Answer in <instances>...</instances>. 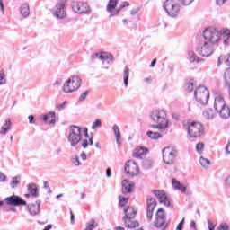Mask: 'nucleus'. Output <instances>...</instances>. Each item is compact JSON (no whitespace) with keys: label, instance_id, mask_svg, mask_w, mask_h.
Listing matches in <instances>:
<instances>
[{"label":"nucleus","instance_id":"obj_1","mask_svg":"<svg viewBox=\"0 0 230 230\" xmlns=\"http://www.w3.org/2000/svg\"><path fill=\"white\" fill-rule=\"evenodd\" d=\"M203 38L210 44H217L223 40V44L227 46L230 42V31L229 30H221L218 31L213 27H208L203 31Z\"/></svg>","mask_w":230,"mask_h":230},{"label":"nucleus","instance_id":"obj_2","mask_svg":"<svg viewBox=\"0 0 230 230\" xmlns=\"http://www.w3.org/2000/svg\"><path fill=\"white\" fill-rule=\"evenodd\" d=\"M214 109L217 114H219L222 119H227L230 118L229 106L226 104V101L221 96H217L214 101Z\"/></svg>","mask_w":230,"mask_h":230},{"label":"nucleus","instance_id":"obj_3","mask_svg":"<svg viewBox=\"0 0 230 230\" xmlns=\"http://www.w3.org/2000/svg\"><path fill=\"white\" fill-rule=\"evenodd\" d=\"M67 141L75 148L82 141V128L72 125L68 129Z\"/></svg>","mask_w":230,"mask_h":230},{"label":"nucleus","instance_id":"obj_4","mask_svg":"<svg viewBox=\"0 0 230 230\" xmlns=\"http://www.w3.org/2000/svg\"><path fill=\"white\" fill-rule=\"evenodd\" d=\"M82 86V78L78 75H73L63 85V91L66 93H75Z\"/></svg>","mask_w":230,"mask_h":230},{"label":"nucleus","instance_id":"obj_5","mask_svg":"<svg viewBox=\"0 0 230 230\" xmlns=\"http://www.w3.org/2000/svg\"><path fill=\"white\" fill-rule=\"evenodd\" d=\"M181 0H166L164 4V9L169 17H177L181 11V5L179 4Z\"/></svg>","mask_w":230,"mask_h":230},{"label":"nucleus","instance_id":"obj_6","mask_svg":"<svg viewBox=\"0 0 230 230\" xmlns=\"http://www.w3.org/2000/svg\"><path fill=\"white\" fill-rule=\"evenodd\" d=\"M151 120L154 123H159L168 127V115L164 110H153L150 114Z\"/></svg>","mask_w":230,"mask_h":230},{"label":"nucleus","instance_id":"obj_7","mask_svg":"<svg viewBox=\"0 0 230 230\" xmlns=\"http://www.w3.org/2000/svg\"><path fill=\"white\" fill-rule=\"evenodd\" d=\"M194 98L200 105H208V102H209V91H208L206 86L200 85L194 91Z\"/></svg>","mask_w":230,"mask_h":230},{"label":"nucleus","instance_id":"obj_8","mask_svg":"<svg viewBox=\"0 0 230 230\" xmlns=\"http://www.w3.org/2000/svg\"><path fill=\"white\" fill-rule=\"evenodd\" d=\"M154 226L157 229L161 230H166V227H168V223H166V213L164 212V209L158 208L155 213V219L154 221Z\"/></svg>","mask_w":230,"mask_h":230},{"label":"nucleus","instance_id":"obj_9","mask_svg":"<svg viewBox=\"0 0 230 230\" xmlns=\"http://www.w3.org/2000/svg\"><path fill=\"white\" fill-rule=\"evenodd\" d=\"M116 6H118V0H109L108 5H107V12H109L110 17H114L123 10V8H127V6H130V4L127 1L123 2L122 4L119 6V9L116 10ZM116 10V11H114Z\"/></svg>","mask_w":230,"mask_h":230},{"label":"nucleus","instance_id":"obj_10","mask_svg":"<svg viewBox=\"0 0 230 230\" xmlns=\"http://www.w3.org/2000/svg\"><path fill=\"white\" fill-rule=\"evenodd\" d=\"M187 131L190 137H200L204 132V126L200 122H191L189 124Z\"/></svg>","mask_w":230,"mask_h":230},{"label":"nucleus","instance_id":"obj_11","mask_svg":"<svg viewBox=\"0 0 230 230\" xmlns=\"http://www.w3.org/2000/svg\"><path fill=\"white\" fill-rule=\"evenodd\" d=\"M197 53L201 57H211L213 55V46L209 44L208 41H201L196 48Z\"/></svg>","mask_w":230,"mask_h":230},{"label":"nucleus","instance_id":"obj_12","mask_svg":"<svg viewBox=\"0 0 230 230\" xmlns=\"http://www.w3.org/2000/svg\"><path fill=\"white\" fill-rule=\"evenodd\" d=\"M162 155L165 164H173V159L177 157V151H173L170 147H164L162 150Z\"/></svg>","mask_w":230,"mask_h":230},{"label":"nucleus","instance_id":"obj_13","mask_svg":"<svg viewBox=\"0 0 230 230\" xmlns=\"http://www.w3.org/2000/svg\"><path fill=\"white\" fill-rule=\"evenodd\" d=\"M152 193L155 195L160 204H164V206H166V208H170V209H173V205H172V203L170 202V199H168V197H166V193H164V190H153Z\"/></svg>","mask_w":230,"mask_h":230},{"label":"nucleus","instance_id":"obj_14","mask_svg":"<svg viewBox=\"0 0 230 230\" xmlns=\"http://www.w3.org/2000/svg\"><path fill=\"white\" fill-rule=\"evenodd\" d=\"M72 10L75 13H90L91 7H89V4L84 2H74L72 4Z\"/></svg>","mask_w":230,"mask_h":230},{"label":"nucleus","instance_id":"obj_15","mask_svg":"<svg viewBox=\"0 0 230 230\" xmlns=\"http://www.w3.org/2000/svg\"><path fill=\"white\" fill-rule=\"evenodd\" d=\"M124 170L129 177H136V175L139 172V167H137V164L135 161L129 160L126 163Z\"/></svg>","mask_w":230,"mask_h":230},{"label":"nucleus","instance_id":"obj_16","mask_svg":"<svg viewBox=\"0 0 230 230\" xmlns=\"http://www.w3.org/2000/svg\"><path fill=\"white\" fill-rule=\"evenodd\" d=\"M66 4L64 2H59L52 9V13L56 19H64L66 17Z\"/></svg>","mask_w":230,"mask_h":230},{"label":"nucleus","instance_id":"obj_17","mask_svg":"<svg viewBox=\"0 0 230 230\" xmlns=\"http://www.w3.org/2000/svg\"><path fill=\"white\" fill-rule=\"evenodd\" d=\"M146 204V217L147 219L152 220V218H154V210L157 206V201L155 200V199L147 196Z\"/></svg>","mask_w":230,"mask_h":230},{"label":"nucleus","instance_id":"obj_18","mask_svg":"<svg viewBox=\"0 0 230 230\" xmlns=\"http://www.w3.org/2000/svg\"><path fill=\"white\" fill-rule=\"evenodd\" d=\"M5 202L7 206H27L26 200L22 199V198L16 195L5 198Z\"/></svg>","mask_w":230,"mask_h":230},{"label":"nucleus","instance_id":"obj_19","mask_svg":"<svg viewBox=\"0 0 230 230\" xmlns=\"http://www.w3.org/2000/svg\"><path fill=\"white\" fill-rule=\"evenodd\" d=\"M40 204H42V201L36 200V204L32 203L27 205L28 212L30 215H31V217H37V215L40 214Z\"/></svg>","mask_w":230,"mask_h":230},{"label":"nucleus","instance_id":"obj_20","mask_svg":"<svg viewBox=\"0 0 230 230\" xmlns=\"http://www.w3.org/2000/svg\"><path fill=\"white\" fill-rule=\"evenodd\" d=\"M137 211L134 209L133 207H128L124 209V217H122L123 222H127V220H132L136 217Z\"/></svg>","mask_w":230,"mask_h":230},{"label":"nucleus","instance_id":"obj_21","mask_svg":"<svg viewBox=\"0 0 230 230\" xmlns=\"http://www.w3.org/2000/svg\"><path fill=\"white\" fill-rule=\"evenodd\" d=\"M148 153V148L143 146H137L133 153V157L137 159H143V155H146Z\"/></svg>","mask_w":230,"mask_h":230},{"label":"nucleus","instance_id":"obj_22","mask_svg":"<svg viewBox=\"0 0 230 230\" xmlns=\"http://www.w3.org/2000/svg\"><path fill=\"white\" fill-rule=\"evenodd\" d=\"M12 129V120L10 119H6L4 125L0 129V136H6L8 132Z\"/></svg>","mask_w":230,"mask_h":230},{"label":"nucleus","instance_id":"obj_23","mask_svg":"<svg viewBox=\"0 0 230 230\" xmlns=\"http://www.w3.org/2000/svg\"><path fill=\"white\" fill-rule=\"evenodd\" d=\"M132 188H134V183L124 180L122 181V193L123 195H127L128 193H132Z\"/></svg>","mask_w":230,"mask_h":230},{"label":"nucleus","instance_id":"obj_24","mask_svg":"<svg viewBox=\"0 0 230 230\" xmlns=\"http://www.w3.org/2000/svg\"><path fill=\"white\" fill-rule=\"evenodd\" d=\"M55 111H50L48 114L44 115L42 119L44 123H49V125H55L57 123V120L55 119Z\"/></svg>","mask_w":230,"mask_h":230},{"label":"nucleus","instance_id":"obj_25","mask_svg":"<svg viewBox=\"0 0 230 230\" xmlns=\"http://www.w3.org/2000/svg\"><path fill=\"white\" fill-rule=\"evenodd\" d=\"M27 190L33 199H39V189L37 188V184L35 183L29 184L27 186Z\"/></svg>","mask_w":230,"mask_h":230},{"label":"nucleus","instance_id":"obj_26","mask_svg":"<svg viewBox=\"0 0 230 230\" xmlns=\"http://www.w3.org/2000/svg\"><path fill=\"white\" fill-rule=\"evenodd\" d=\"M112 130L115 134L117 144L121 145V131L119 130V127L117 124H115L112 127Z\"/></svg>","mask_w":230,"mask_h":230},{"label":"nucleus","instance_id":"obj_27","mask_svg":"<svg viewBox=\"0 0 230 230\" xmlns=\"http://www.w3.org/2000/svg\"><path fill=\"white\" fill-rule=\"evenodd\" d=\"M188 60L193 64V62H197L199 64V62H202V59L200 58H198L195 52L193 51H189L188 52Z\"/></svg>","mask_w":230,"mask_h":230},{"label":"nucleus","instance_id":"obj_28","mask_svg":"<svg viewBox=\"0 0 230 230\" xmlns=\"http://www.w3.org/2000/svg\"><path fill=\"white\" fill-rule=\"evenodd\" d=\"M130 76V69L128 66H125L123 70V80L125 87H128V78Z\"/></svg>","mask_w":230,"mask_h":230},{"label":"nucleus","instance_id":"obj_29","mask_svg":"<svg viewBox=\"0 0 230 230\" xmlns=\"http://www.w3.org/2000/svg\"><path fill=\"white\" fill-rule=\"evenodd\" d=\"M125 227L128 229H134L136 227H139V222L137 221H132V219H126V222H124Z\"/></svg>","mask_w":230,"mask_h":230},{"label":"nucleus","instance_id":"obj_30","mask_svg":"<svg viewBox=\"0 0 230 230\" xmlns=\"http://www.w3.org/2000/svg\"><path fill=\"white\" fill-rule=\"evenodd\" d=\"M20 13L22 17H28L30 15V4L28 3L22 4Z\"/></svg>","mask_w":230,"mask_h":230},{"label":"nucleus","instance_id":"obj_31","mask_svg":"<svg viewBox=\"0 0 230 230\" xmlns=\"http://www.w3.org/2000/svg\"><path fill=\"white\" fill-rule=\"evenodd\" d=\"M203 117L205 119H214L215 111L212 109H207L203 111Z\"/></svg>","mask_w":230,"mask_h":230},{"label":"nucleus","instance_id":"obj_32","mask_svg":"<svg viewBox=\"0 0 230 230\" xmlns=\"http://www.w3.org/2000/svg\"><path fill=\"white\" fill-rule=\"evenodd\" d=\"M222 62H225L226 66H230V54H228L227 56H220L217 60V66H220Z\"/></svg>","mask_w":230,"mask_h":230},{"label":"nucleus","instance_id":"obj_33","mask_svg":"<svg viewBox=\"0 0 230 230\" xmlns=\"http://www.w3.org/2000/svg\"><path fill=\"white\" fill-rule=\"evenodd\" d=\"M19 184H21V175H17V176L13 177L12 181L10 182L11 188L13 190L17 186H19Z\"/></svg>","mask_w":230,"mask_h":230},{"label":"nucleus","instance_id":"obj_34","mask_svg":"<svg viewBox=\"0 0 230 230\" xmlns=\"http://www.w3.org/2000/svg\"><path fill=\"white\" fill-rule=\"evenodd\" d=\"M146 136L147 137H149L150 139H155L157 140L160 137H163V135L159 132H154V131H147L146 132Z\"/></svg>","mask_w":230,"mask_h":230},{"label":"nucleus","instance_id":"obj_35","mask_svg":"<svg viewBox=\"0 0 230 230\" xmlns=\"http://www.w3.org/2000/svg\"><path fill=\"white\" fill-rule=\"evenodd\" d=\"M105 62H107V64H112L114 62V56L110 53L104 52L102 64H105Z\"/></svg>","mask_w":230,"mask_h":230},{"label":"nucleus","instance_id":"obj_36","mask_svg":"<svg viewBox=\"0 0 230 230\" xmlns=\"http://www.w3.org/2000/svg\"><path fill=\"white\" fill-rule=\"evenodd\" d=\"M93 143H94V141L93 140V137H91L89 138V140H87V139H83V140H82V143H81V146H82L84 149H85V148H87V146H89V145H90V146H93Z\"/></svg>","mask_w":230,"mask_h":230},{"label":"nucleus","instance_id":"obj_37","mask_svg":"<svg viewBox=\"0 0 230 230\" xmlns=\"http://www.w3.org/2000/svg\"><path fill=\"white\" fill-rule=\"evenodd\" d=\"M224 80L226 87H230V68H227L224 73Z\"/></svg>","mask_w":230,"mask_h":230},{"label":"nucleus","instance_id":"obj_38","mask_svg":"<svg viewBox=\"0 0 230 230\" xmlns=\"http://www.w3.org/2000/svg\"><path fill=\"white\" fill-rule=\"evenodd\" d=\"M199 163L203 168H208L209 164H211V162L208 158L200 157L199 158Z\"/></svg>","mask_w":230,"mask_h":230},{"label":"nucleus","instance_id":"obj_39","mask_svg":"<svg viewBox=\"0 0 230 230\" xmlns=\"http://www.w3.org/2000/svg\"><path fill=\"white\" fill-rule=\"evenodd\" d=\"M104 55H105V52L93 53L91 55V58L92 60L99 58V60H102V62H103Z\"/></svg>","mask_w":230,"mask_h":230},{"label":"nucleus","instance_id":"obj_40","mask_svg":"<svg viewBox=\"0 0 230 230\" xmlns=\"http://www.w3.org/2000/svg\"><path fill=\"white\" fill-rule=\"evenodd\" d=\"M185 87L189 93H193V89H195V81L190 80L186 84Z\"/></svg>","mask_w":230,"mask_h":230},{"label":"nucleus","instance_id":"obj_41","mask_svg":"<svg viewBox=\"0 0 230 230\" xmlns=\"http://www.w3.org/2000/svg\"><path fill=\"white\" fill-rule=\"evenodd\" d=\"M149 127H150V128H157L158 130H166V128H168L167 126H164L160 123L151 124Z\"/></svg>","mask_w":230,"mask_h":230},{"label":"nucleus","instance_id":"obj_42","mask_svg":"<svg viewBox=\"0 0 230 230\" xmlns=\"http://www.w3.org/2000/svg\"><path fill=\"white\" fill-rule=\"evenodd\" d=\"M142 166L143 168H145V170H150V168L152 167V161L144 160L142 163Z\"/></svg>","mask_w":230,"mask_h":230},{"label":"nucleus","instance_id":"obj_43","mask_svg":"<svg viewBox=\"0 0 230 230\" xmlns=\"http://www.w3.org/2000/svg\"><path fill=\"white\" fill-rule=\"evenodd\" d=\"M6 84V75L0 70V87L1 85H5Z\"/></svg>","mask_w":230,"mask_h":230},{"label":"nucleus","instance_id":"obj_44","mask_svg":"<svg viewBox=\"0 0 230 230\" xmlns=\"http://www.w3.org/2000/svg\"><path fill=\"white\" fill-rule=\"evenodd\" d=\"M119 206L123 208L125 207V204L128 202V198L119 196Z\"/></svg>","mask_w":230,"mask_h":230},{"label":"nucleus","instance_id":"obj_45","mask_svg":"<svg viewBox=\"0 0 230 230\" xmlns=\"http://www.w3.org/2000/svg\"><path fill=\"white\" fill-rule=\"evenodd\" d=\"M98 127H102V120L100 119H95V121L92 125V130H96Z\"/></svg>","mask_w":230,"mask_h":230},{"label":"nucleus","instance_id":"obj_46","mask_svg":"<svg viewBox=\"0 0 230 230\" xmlns=\"http://www.w3.org/2000/svg\"><path fill=\"white\" fill-rule=\"evenodd\" d=\"M87 96H89V90L85 91L79 96L78 102H85V98H87Z\"/></svg>","mask_w":230,"mask_h":230},{"label":"nucleus","instance_id":"obj_47","mask_svg":"<svg viewBox=\"0 0 230 230\" xmlns=\"http://www.w3.org/2000/svg\"><path fill=\"white\" fill-rule=\"evenodd\" d=\"M72 163L73 164H75V166H80V164H82V163H80V159L78 158V155H75L72 158Z\"/></svg>","mask_w":230,"mask_h":230},{"label":"nucleus","instance_id":"obj_48","mask_svg":"<svg viewBox=\"0 0 230 230\" xmlns=\"http://www.w3.org/2000/svg\"><path fill=\"white\" fill-rule=\"evenodd\" d=\"M217 230H229V225H227V223H221Z\"/></svg>","mask_w":230,"mask_h":230},{"label":"nucleus","instance_id":"obj_49","mask_svg":"<svg viewBox=\"0 0 230 230\" xmlns=\"http://www.w3.org/2000/svg\"><path fill=\"white\" fill-rule=\"evenodd\" d=\"M172 184L174 190H178L179 186L181 184V181H177L176 179L172 180Z\"/></svg>","mask_w":230,"mask_h":230},{"label":"nucleus","instance_id":"obj_50","mask_svg":"<svg viewBox=\"0 0 230 230\" xmlns=\"http://www.w3.org/2000/svg\"><path fill=\"white\" fill-rule=\"evenodd\" d=\"M194 0H180L183 6H190Z\"/></svg>","mask_w":230,"mask_h":230},{"label":"nucleus","instance_id":"obj_51","mask_svg":"<svg viewBox=\"0 0 230 230\" xmlns=\"http://www.w3.org/2000/svg\"><path fill=\"white\" fill-rule=\"evenodd\" d=\"M204 149V143L202 142H199L197 145H196V150L197 152H200Z\"/></svg>","mask_w":230,"mask_h":230},{"label":"nucleus","instance_id":"obj_52","mask_svg":"<svg viewBox=\"0 0 230 230\" xmlns=\"http://www.w3.org/2000/svg\"><path fill=\"white\" fill-rule=\"evenodd\" d=\"M184 222L185 218L183 217L182 220L178 224L176 230H182L184 228Z\"/></svg>","mask_w":230,"mask_h":230},{"label":"nucleus","instance_id":"obj_53","mask_svg":"<svg viewBox=\"0 0 230 230\" xmlns=\"http://www.w3.org/2000/svg\"><path fill=\"white\" fill-rule=\"evenodd\" d=\"M43 188L48 190V193H51V188L49 187V183L48 181L43 182Z\"/></svg>","mask_w":230,"mask_h":230},{"label":"nucleus","instance_id":"obj_54","mask_svg":"<svg viewBox=\"0 0 230 230\" xmlns=\"http://www.w3.org/2000/svg\"><path fill=\"white\" fill-rule=\"evenodd\" d=\"M66 103H67L66 101H65L63 103L58 104V105H57V109H58V111H62L63 109H66Z\"/></svg>","mask_w":230,"mask_h":230},{"label":"nucleus","instance_id":"obj_55","mask_svg":"<svg viewBox=\"0 0 230 230\" xmlns=\"http://www.w3.org/2000/svg\"><path fill=\"white\" fill-rule=\"evenodd\" d=\"M227 0H216V4H217V6H224Z\"/></svg>","mask_w":230,"mask_h":230},{"label":"nucleus","instance_id":"obj_56","mask_svg":"<svg viewBox=\"0 0 230 230\" xmlns=\"http://www.w3.org/2000/svg\"><path fill=\"white\" fill-rule=\"evenodd\" d=\"M0 182H6V175L0 172Z\"/></svg>","mask_w":230,"mask_h":230},{"label":"nucleus","instance_id":"obj_57","mask_svg":"<svg viewBox=\"0 0 230 230\" xmlns=\"http://www.w3.org/2000/svg\"><path fill=\"white\" fill-rule=\"evenodd\" d=\"M176 190H179L180 191H181V193H184L186 191V186H184L182 183H181L179 188Z\"/></svg>","mask_w":230,"mask_h":230},{"label":"nucleus","instance_id":"obj_58","mask_svg":"<svg viewBox=\"0 0 230 230\" xmlns=\"http://www.w3.org/2000/svg\"><path fill=\"white\" fill-rule=\"evenodd\" d=\"M28 119H29V123H31V125L33 124V123H35V116L30 115V116L28 117Z\"/></svg>","mask_w":230,"mask_h":230},{"label":"nucleus","instance_id":"obj_59","mask_svg":"<svg viewBox=\"0 0 230 230\" xmlns=\"http://www.w3.org/2000/svg\"><path fill=\"white\" fill-rule=\"evenodd\" d=\"M89 129L87 128H83V134L84 135V137H89Z\"/></svg>","mask_w":230,"mask_h":230},{"label":"nucleus","instance_id":"obj_60","mask_svg":"<svg viewBox=\"0 0 230 230\" xmlns=\"http://www.w3.org/2000/svg\"><path fill=\"white\" fill-rule=\"evenodd\" d=\"M139 10H140L139 7H137V8H136V9H132V10L130 11V14H131V15H136V13H139Z\"/></svg>","mask_w":230,"mask_h":230},{"label":"nucleus","instance_id":"obj_61","mask_svg":"<svg viewBox=\"0 0 230 230\" xmlns=\"http://www.w3.org/2000/svg\"><path fill=\"white\" fill-rule=\"evenodd\" d=\"M208 230H215V225L211 223V220H208Z\"/></svg>","mask_w":230,"mask_h":230},{"label":"nucleus","instance_id":"obj_62","mask_svg":"<svg viewBox=\"0 0 230 230\" xmlns=\"http://www.w3.org/2000/svg\"><path fill=\"white\" fill-rule=\"evenodd\" d=\"M54 154H55L56 155H60V154H62V148H60V147L56 148V149L54 150Z\"/></svg>","mask_w":230,"mask_h":230},{"label":"nucleus","instance_id":"obj_63","mask_svg":"<svg viewBox=\"0 0 230 230\" xmlns=\"http://www.w3.org/2000/svg\"><path fill=\"white\" fill-rule=\"evenodd\" d=\"M226 186H228V188H230V176H228V177L226 179Z\"/></svg>","mask_w":230,"mask_h":230},{"label":"nucleus","instance_id":"obj_64","mask_svg":"<svg viewBox=\"0 0 230 230\" xmlns=\"http://www.w3.org/2000/svg\"><path fill=\"white\" fill-rule=\"evenodd\" d=\"M226 151L227 152V154H230V142L226 146Z\"/></svg>","mask_w":230,"mask_h":230}]
</instances>
